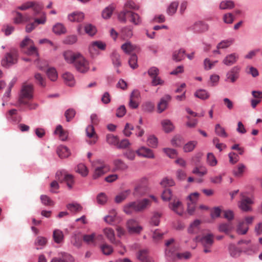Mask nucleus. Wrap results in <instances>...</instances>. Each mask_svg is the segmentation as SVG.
Returning a JSON list of instances; mask_svg holds the SVG:
<instances>
[{
  "label": "nucleus",
  "mask_w": 262,
  "mask_h": 262,
  "mask_svg": "<svg viewBox=\"0 0 262 262\" xmlns=\"http://www.w3.org/2000/svg\"><path fill=\"white\" fill-rule=\"evenodd\" d=\"M63 57L68 63L74 64L78 72L85 73L89 71V62L80 53L67 51L63 53Z\"/></svg>",
  "instance_id": "nucleus-1"
},
{
  "label": "nucleus",
  "mask_w": 262,
  "mask_h": 262,
  "mask_svg": "<svg viewBox=\"0 0 262 262\" xmlns=\"http://www.w3.org/2000/svg\"><path fill=\"white\" fill-rule=\"evenodd\" d=\"M33 85L32 84L25 83L21 88L19 98V102L20 104L27 105L29 109H34L35 105H30L29 101L33 97Z\"/></svg>",
  "instance_id": "nucleus-2"
},
{
  "label": "nucleus",
  "mask_w": 262,
  "mask_h": 262,
  "mask_svg": "<svg viewBox=\"0 0 262 262\" xmlns=\"http://www.w3.org/2000/svg\"><path fill=\"white\" fill-rule=\"evenodd\" d=\"M165 256L169 260H174L177 258L178 247L174 244V239L170 238L165 243Z\"/></svg>",
  "instance_id": "nucleus-3"
},
{
  "label": "nucleus",
  "mask_w": 262,
  "mask_h": 262,
  "mask_svg": "<svg viewBox=\"0 0 262 262\" xmlns=\"http://www.w3.org/2000/svg\"><path fill=\"white\" fill-rule=\"evenodd\" d=\"M43 7V5L40 3L35 1H29L23 4L17 8L19 10L24 11L32 8L34 12L33 15L35 17H37L41 13H45L42 11Z\"/></svg>",
  "instance_id": "nucleus-4"
},
{
  "label": "nucleus",
  "mask_w": 262,
  "mask_h": 262,
  "mask_svg": "<svg viewBox=\"0 0 262 262\" xmlns=\"http://www.w3.org/2000/svg\"><path fill=\"white\" fill-rule=\"evenodd\" d=\"M82 239L86 244L94 246L99 245L103 242V236L95 233L84 234L82 236Z\"/></svg>",
  "instance_id": "nucleus-5"
},
{
  "label": "nucleus",
  "mask_w": 262,
  "mask_h": 262,
  "mask_svg": "<svg viewBox=\"0 0 262 262\" xmlns=\"http://www.w3.org/2000/svg\"><path fill=\"white\" fill-rule=\"evenodd\" d=\"M95 170L93 175L94 179H97L103 176L108 170L107 166L102 161L98 160L94 164Z\"/></svg>",
  "instance_id": "nucleus-6"
},
{
  "label": "nucleus",
  "mask_w": 262,
  "mask_h": 262,
  "mask_svg": "<svg viewBox=\"0 0 262 262\" xmlns=\"http://www.w3.org/2000/svg\"><path fill=\"white\" fill-rule=\"evenodd\" d=\"M39 18H34V21L29 24H28L26 27V32L29 33L31 32L32 30H33L37 25H43L45 24L46 22V14L45 13H41L40 14L38 15Z\"/></svg>",
  "instance_id": "nucleus-7"
},
{
  "label": "nucleus",
  "mask_w": 262,
  "mask_h": 262,
  "mask_svg": "<svg viewBox=\"0 0 262 262\" xmlns=\"http://www.w3.org/2000/svg\"><path fill=\"white\" fill-rule=\"evenodd\" d=\"M17 53L15 50L7 53L5 58L2 60V65L3 67H9L17 62Z\"/></svg>",
  "instance_id": "nucleus-8"
},
{
  "label": "nucleus",
  "mask_w": 262,
  "mask_h": 262,
  "mask_svg": "<svg viewBox=\"0 0 262 262\" xmlns=\"http://www.w3.org/2000/svg\"><path fill=\"white\" fill-rule=\"evenodd\" d=\"M196 240L200 242L204 247H211L213 243V236L211 234L199 235L196 237Z\"/></svg>",
  "instance_id": "nucleus-9"
},
{
  "label": "nucleus",
  "mask_w": 262,
  "mask_h": 262,
  "mask_svg": "<svg viewBox=\"0 0 262 262\" xmlns=\"http://www.w3.org/2000/svg\"><path fill=\"white\" fill-rule=\"evenodd\" d=\"M77 32L79 34H82L84 32L90 36L95 34L97 32L96 27L92 24H86L83 27L82 25H79L77 27Z\"/></svg>",
  "instance_id": "nucleus-10"
},
{
  "label": "nucleus",
  "mask_w": 262,
  "mask_h": 262,
  "mask_svg": "<svg viewBox=\"0 0 262 262\" xmlns=\"http://www.w3.org/2000/svg\"><path fill=\"white\" fill-rule=\"evenodd\" d=\"M169 206L171 210L178 215H182L183 214L184 212L183 205L179 199H174L172 202L169 203Z\"/></svg>",
  "instance_id": "nucleus-11"
},
{
  "label": "nucleus",
  "mask_w": 262,
  "mask_h": 262,
  "mask_svg": "<svg viewBox=\"0 0 262 262\" xmlns=\"http://www.w3.org/2000/svg\"><path fill=\"white\" fill-rule=\"evenodd\" d=\"M137 154L140 157L147 159H154L155 156L154 151L145 146H141L136 150Z\"/></svg>",
  "instance_id": "nucleus-12"
},
{
  "label": "nucleus",
  "mask_w": 262,
  "mask_h": 262,
  "mask_svg": "<svg viewBox=\"0 0 262 262\" xmlns=\"http://www.w3.org/2000/svg\"><path fill=\"white\" fill-rule=\"evenodd\" d=\"M239 71L240 68L238 66L233 67L227 73V79L232 83L234 82L238 78Z\"/></svg>",
  "instance_id": "nucleus-13"
},
{
  "label": "nucleus",
  "mask_w": 262,
  "mask_h": 262,
  "mask_svg": "<svg viewBox=\"0 0 262 262\" xmlns=\"http://www.w3.org/2000/svg\"><path fill=\"white\" fill-rule=\"evenodd\" d=\"M171 98V96L169 95H166L161 98L158 104V111L159 113H161L167 108L168 103L170 101Z\"/></svg>",
  "instance_id": "nucleus-14"
},
{
  "label": "nucleus",
  "mask_w": 262,
  "mask_h": 262,
  "mask_svg": "<svg viewBox=\"0 0 262 262\" xmlns=\"http://www.w3.org/2000/svg\"><path fill=\"white\" fill-rule=\"evenodd\" d=\"M86 133L87 136L90 138V140L88 141V143L90 144H95L97 141V137L93 125H90L86 127Z\"/></svg>",
  "instance_id": "nucleus-15"
},
{
  "label": "nucleus",
  "mask_w": 262,
  "mask_h": 262,
  "mask_svg": "<svg viewBox=\"0 0 262 262\" xmlns=\"http://www.w3.org/2000/svg\"><path fill=\"white\" fill-rule=\"evenodd\" d=\"M253 203L252 200L248 197H244L240 202L239 207L244 211H248L251 210L250 205Z\"/></svg>",
  "instance_id": "nucleus-16"
},
{
  "label": "nucleus",
  "mask_w": 262,
  "mask_h": 262,
  "mask_svg": "<svg viewBox=\"0 0 262 262\" xmlns=\"http://www.w3.org/2000/svg\"><path fill=\"white\" fill-rule=\"evenodd\" d=\"M117 213L115 209H112L109 211L108 214L105 216L104 221L109 224H113L117 222L118 217Z\"/></svg>",
  "instance_id": "nucleus-17"
},
{
  "label": "nucleus",
  "mask_w": 262,
  "mask_h": 262,
  "mask_svg": "<svg viewBox=\"0 0 262 262\" xmlns=\"http://www.w3.org/2000/svg\"><path fill=\"white\" fill-rule=\"evenodd\" d=\"M137 256L141 262H154V260L148 256L146 250L139 251Z\"/></svg>",
  "instance_id": "nucleus-18"
},
{
  "label": "nucleus",
  "mask_w": 262,
  "mask_h": 262,
  "mask_svg": "<svg viewBox=\"0 0 262 262\" xmlns=\"http://www.w3.org/2000/svg\"><path fill=\"white\" fill-rule=\"evenodd\" d=\"M84 14L82 12H74L68 15V19L72 22H81L84 19Z\"/></svg>",
  "instance_id": "nucleus-19"
},
{
  "label": "nucleus",
  "mask_w": 262,
  "mask_h": 262,
  "mask_svg": "<svg viewBox=\"0 0 262 262\" xmlns=\"http://www.w3.org/2000/svg\"><path fill=\"white\" fill-rule=\"evenodd\" d=\"M193 30L196 32H203L208 29V26L203 21L196 22L193 26Z\"/></svg>",
  "instance_id": "nucleus-20"
},
{
  "label": "nucleus",
  "mask_w": 262,
  "mask_h": 262,
  "mask_svg": "<svg viewBox=\"0 0 262 262\" xmlns=\"http://www.w3.org/2000/svg\"><path fill=\"white\" fill-rule=\"evenodd\" d=\"M238 58V55L233 53L227 55L223 60V62L226 66H231L235 63Z\"/></svg>",
  "instance_id": "nucleus-21"
},
{
  "label": "nucleus",
  "mask_w": 262,
  "mask_h": 262,
  "mask_svg": "<svg viewBox=\"0 0 262 262\" xmlns=\"http://www.w3.org/2000/svg\"><path fill=\"white\" fill-rule=\"evenodd\" d=\"M137 208V203L136 202H130L124 205L123 207L124 212L128 214L132 213L133 212H138Z\"/></svg>",
  "instance_id": "nucleus-22"
},
{
  "label": "nucleus",
  "mask_w": 262,
  "mask_h": 262,
  "mask_svg": "<svg viewBox=\"0 0 262 262\" xmlns=\"http://www.w3.org/2000/svg\"><path fill=\"white\" fill-rule=\"evenodd\" d=\"M121 48L126 54H129L135 51L137 49V47L131 43L130 42L127 41L123 43Z\"/></svg>",
  "instance_id": "nucleus-23"
},
{
  "label": "nucleus",
  "mask_w": 262,
  "mask_h": 262,
  "mask_svg": "<svg viewBox=\"0 0 262 262\" xmlns=\"http://www.w3.org/2000/svg\"><path fill=\"white\" fill-rule=\"evenodd\" d=\"M253 218L247 217L238 222V229H248L249 225L252 224Z\"/></svg>",
  "instance_id": "nucleus-24"
},
{
  "label": "nucleus",
  "mask_w": 262,
  "mask_h": 262,
  "mask_svg": "<svg viewBox=\"0 0 262 262\" xmlns=\"http://www.w3.org/2000/svg\"><path fill=\"white\" fill-rule=\"evenodd\" d=\"M73 257L66 253H62V257L60 258H54L51 262H73Z\"/></svg>",
  "instance_id": "nucleus-25"
},
{
  "label": "nucleus",
  "mask_w": 262,
  "mask_h": 262,
  "mask_svg": "<svg viewBox=\"0 0 262 262\" xmlns=\"http://www.w3.org/2000/svg\"><path fill=\"white\" fill-rule=\"evenodd\" d=\"M113 163L116 169L119 170H125L128 168L127 164L121 159H117L115 160Z\"/></svg>",
  "instance_id": "nucleus-26"
},
{
  "label": "nucleus",
  "mask_w": 262,
  "mask_h": 262,
  "mask_svg": "<svg viewBox=\"0 0 262 262\" xmlns=\"http://www.w3.org/2000/svg\"><path fill=\"white\" fill-rule=\"evenodd\" d=\"M62 78L66 84L70 86H72L74 85L75 79L73 75L71 73L69 72L64 73L62 75Z\"/></svg>",
  "instance_id": "nucleus-27"
},
{
  "label": "nucleus",
  "mask_w": 262,
  "mask_h": 262,
  "mask_svg": "<svg viewBox=\"0 0 262 262\" xmlns=\"http://www.w3.org/2000/svg\"><path fill=\"white\" fill-rule=\"evenodd\" d=\"M105 44L102 41H96L92 43L89 47V50L91 53H93V51L96 50V48L103 50L105 49Z\"/></svg>",
  "instance_id": "nucleus-28"
},
{
  "label": "nucleus",
  "mask_w": 262,
  "mask_h": 262,
  "mask_svg": "<svg viewBox=\"0 0 262 262\" xmlns=\"http://www.w3.org/2000/svg\"><path fill=\"white\" fill-rule=\"evenodd\" d=\"M127 229H142L140 223L135 219H130L126 222Z\"/></svg>",
  "instance_id": "nucleus-29"
},
{
  "label": "nucleus",
  "mask_w": 262,
  "mask_h": 262,
  "mask_svg": "<svg viewBox=\"0 0 262 262\" xmlns=\"http://www.w3.org/2000/svg\"><path fill=\"white\" fill-rule=\"evenodd\" d=\"M53 237L56 243L60 244L63 241L64 234L61 230H54Z\"/></svg>",
  "instance_id": "nucleus-30"
},
{
  "label": "nucleus",
  "mask_w": 262,
  "mask_h": 262,
  "mask_svg": "<svg viewBox=\"0 0 262 262\" xmlns=\"http://www.w3.org/2000/svg\"><path fill=\"white\" fill-rule=\"evenodd\" d=\"M234 42V39H230L222 41L217 46V50L214 51V53H220L219 51L221 49H225L231 46Z\"/></svg>",
  "instance_id": "nucleus-31"
},
{
  "label": "nucleus",
  "mask_w": 262,
  "mask_h": 262,
  "mask_svg": "<svg viewBox=\"0 0 262 262\" xmlns=\"http://www.w3.org/2000/svg\"><path fill=\"white\" fill-rule=\"evenodd\" d=\"M225 234L231 238H235L238 235H245L247 233V230H223Z\"/></svg>",
  "instance_id": "nucleus-32"
},
{
  "label": "nucleus",
  "mask_w": 262,
  "mask_h": 262,
  "mask_svg": "<svg viewBox=\"0 0 262 262\" xmlns=\"http://www.w3.org/2000/svg\"><path fill=\"white\" fill-rule=\"evenodd\" d=\"M55 134L59 135L60 139L62 141H65L68 138V133L64 130L61 125H59L56 127L54 132Z\"/></svg>",
  "instance_id": "nucleus-33"
},
{
  "label": "nucleus",
  "mask_w": 262,
  "mask_h": 262,
  "mask_svg": "<svg viewBox=\"0 0 262 262\" xmlns=\"http://www.w3.org/2000/svg\"><path fill=\"white\" fill-rule=\"evenodd\" d=\"M163 129L166 133H169L174 129V126L169 120H164L161 122Z\"/></svg>",
  "instance_id": "nucleus-34"
},
{
  "label": "nucleus",
  "mask_w": 262,
  "mask_h": 262,
  "mask_svg": "<svg viewBox=\"0 0 262 262\" xmlns=\"http://www.w3.org/2000/svg\"><path fill=\"white\" fill-rule=\"evenodd\" d=\"M128 14V18H130V21L136 25H139L141 23V18L140 16L136 13L130 11Z\"/></svg>",
  "instance_id": "nucleus-35"
},
{
  "label": "nucleus",
  "mask_w": 262,
  "mask_h": 262,
  "mask_svg": "<svg viewBox=\"0 0 262 262\" xmlns=\"http://www.w3.org/2000/svg\"><path fill=\"white\" fill-rule=\"evenodd\" d=\"M47 243V239L46 238L42 236H39L37 237L35 241V245L36 249H41L45 246Z\"/></svg>",
  "instance_id": "nucleus-36"
},
{
  "label": "nucleus",
  "mask_w": 262,
  "mask_h": 262,
  "mask_svg": "<svg viewBox=\"0 0 262 262\" xmlns=\"http://www.w3.org/2000/svg\"><path fill=\"white\" fill-rule=\"evenodd\" d=\"M147 144L151 148H157L158 144L157 138L154 135H149L147 139Z\"/></svg>",
  "instance_id": "nucleus-37"
},
{
  "label": "nucleus",
  "mask_w": 262,
  "mask_h": 262,
  "mask_svg": "<svg viewBox=\"0 0 262 262\" xmlns=\"http://www.w3.org/2000/svg\"><path fill=\"white\" fill-rule=\"evenodd\" d=\"M57 153L61 158L68 157L70 155L69 149L66 146H60L58 148Z\"/></svg>",
  "instance_id": "nucleus-38"
},
{
  "label": "nucleus",
  "mask_w": 262,
  "mask_h": 262,
  "mask_svg": "<svg viewBox=\"0 0 262 262\" xmlns=\"http://www.w3.org/2000/svg\"><path fill=\"white\" fill-rule=\"evenodd\" d=\"M246 169V166L243 163L237 165V168L233 170V173L235 177H241Z\"/></svg>",
  "instance_id": "nucleus-39"
},
{
  "label": "nucleus",
  "mask_w": 262,
  "mask_h": 262,
  "mask_svg": "<svg viewBox=\"0 0 262 262\" xmlns=\"http://www.w3.org/2000/svg\"><path fill=\"white\" fill-rule=\"evenodd\" d=\"M194 96L202 100H206L209 97L210 95L206 90L200 89L195 92Z\"/></svg>",
  "instance_id": "nucleus-40"
},
{
  "label": "nucleus",
  "mask_w": 262,
  "mask_h": 262,
  "mask_svg": "<svg viewBox=\"0 0 262 262\" xmlns=\"http://www.w3.org/2000/svg\"><path fill=\"white\" fill-rule=\"evenodd\" d=\"M130 191L129 190L124 191L115 197V202L117 203H121L122 201L125 200L128 195L130 194Z\"/></svg>",
  "instance_id": "nucleus-41"
},
{
  "label": "nucleus",
  "mask_w": 262,
  "mask_h": 262,
  "mask_svg": "<svg viewBox=\"0 0 262 262\" xmlns=\"http://www.w3.org/2000/svg\"><path fill=\"white\" fill-rule=\"evenodd\" d=\"M67 208L70 211L74 213L79 212L82 209V207L78 203H70L67 205Z\"/></svg>",
  "instance_id": "nucleus-42"
},
{
  "label": "nucleus",
  "mask_w": 262,
  "mask_h": 262,
  "mask_svg": "<svg viewBox=\"0 0 262 262\" xmlns=\"http://www.w3.org/2000/svg\"><path fill=\"white\" fill-rule=\"evenodd\" d=\"M113 63L115 67H118L121 66L120 55L116 52H113L111 56Z\"/></svg>",
  "instance_id": "nucleus-43"
},
{
  "label": "nucleus",
  "mask_w": 262,
  "mask_h": 262,
  "mask_svg": "<svg viewBox=\"0 0 262 262\" xmlns=\"http://www.w3.org/2000/svg\"><path fill=\"white\" fill-rule=\"evenodd\" d=\"M48 78L53 81L56 80L58 74L55 69L53 68H49L46 71Z\"/></svg>",
  "instance_id": "nucleus-44"
},
{
  "label": "nucleus",
  "mask_w": 262,
  "mask_h": 262,
  "mask_svg": "<svg viewBox=\"0 0 262 262\" xmlns=\"http://www.w3.org/2000/svg\"><path fill=\"white\" fill-rule=\"evenodd\" d=\"M198 142L196 141H189L183 146V150L185 152L192 151L197 145Z\"/></svg>",
  "instance_id": "nucleus-45"
},
{
  "label": "nucleus",
  "mask_w": 262,
  "mask_h": 262,
  "mask_svg": "<svg viewBox=\"0 0 262 262\" xmlns=\"http://www.w3.org/2000/svg\"><path fill=\"white\" fill-rule=\"evenodd\" d=\"M40 199L41 203L45 206H53L54 205V202L47 195H41Z\"/></svg>",
  "instance_id": "nucleus-46"
},
{
  "label": "nucleus",
  "mask_w": 262,
  "mask_h": 262,
  "mask_svg": "<svg viewBox=\"0 0 262 262\" xmlns=\"http://www.w3.org/2000/svg\"><path fill=\"white\" fill-rule=\"evenodd\" d=\"M53 31L56 34H61L64 33L66 29L62 24L57 23L53 26Z\"/></svg>",
  "instance_id": "nucleus-47"
},
{
  "label": "nucleus",
  "mask_w": 262,
  "mask_h": 262,
  "mask_svg": "<svg viewBox=\"0 0 262 262\" xmlns=\"http://www.w3.org/2000/svg\"><path fill=\"white\" fill-rule=\"evenodd\" d=\"M234 4L231 1H222L220 5V8L222 10L231 9L234 7Z\"/></svg>",
  "instance_id": "nucleus-48"
},
{
  "label": "nucleus",
  "mask_w": 262,
  "mask_h": 262,
  "mask_svg": "<svg viewBox=\"0 0 262 262\" xmlns=\"http://www.w3.org/2000/svg\"><path fill=\"white\" fill-rule=\"evenodd\" d=\"M136 154V151H135L130 149L126 150L123 154V156L130 161H134L135 159Z\"/></svg>",
  "instance_id": "nucleus-49"
},
{
  "label": "nucleus",
  "mask_w": 262,
  "mask_h": 262,
  "mask_svg": "<svg viewBox=\"0 0 262 262\" xmlns=\"http://www.w3.org/2000/svg\"><path fill=\"white\" fill-rule=\"evenodd\" d=\"M228 249L231 256L237 257L239 256L241 251L238 249V248H237L234 245H229Z\"/></svg>",
  "instance_id": "nucleus-50"
},
{
  "label": "nucleus",
  "mask_w": 262,
  "mask_h": 262,
  "mask_svg": "<svg viewBox=\"0 0 262 262\" xmlns=\"http://www.w3.org/2000/svg\"><path fill=\"white\" fill-rule=\"evenodd\" d=\"M215 132L217 135L220 137L224 138H226L228 137V134L225 132L224 128L222 127L219 124L215 125Z\"/></svg>",
  "instance_id": "nucleus-51"
},
{
  "label": "nucleus",
  "mask_w": 262,
  "mask_h": 262,
  "mask_svg": "<svg viewBox=\"0 0 262 262\" xmlns=\"http://www.w3.org/2000/svg\"><path fill=\"white\" fill-rule=\"evenodd\" d=\"M136 203L137 208L138 209V211H140L144 210L148 205H149V201L148 199H145Z\"/></svg>",
  "instance_id": "nucleus-52"
},
{
  "label": "nucleus",
  "mask_w": 262,
  "mask_h": 262,
  "mask_svg": "<svg viewBox=\"0 0 262 262\" xmlns=\"http://www.w3.org/2000/svg\"><path fill=\"white\" fill-rule=\"evenodd\" d=\"M178 6L179 3L178 2H172L167 9V13L170 15L174 14L177 11Z\"/></svg>",
  "instance_id": "nucleus-53"
},
{
  "label": "nucleus",
  "mask_w": 262,
  "mask_h": 262,
  "mask_svg": "<svg viewBox=\"0 0 262 262\" xmlns=\"http://www.w3.org/2000/svg\"><path fill=\"white\" fill-rule=\"evenodd\" d=\"M184 54L185 50L183 49H180L175 51L173 55V60L177 61H181L184 58Z\"/></svg>",
  "instance_id": "nucleus-54"
},
{
  "label": "nucleus",
  "mask_w": 262,
  "mask_h": 262,
  "mask_svg": "<svg viewBox=\"0 0 262 262\" xmlns=\"http://www.w3.org/2000/svg\"><path fill=\"white\" fill-rule=\"evenodd\" d=\"M224 210L222 207H215L212 209L210 213L212 219L217 218L220 216L221 214Z\"/></svg>",
  "instance_id": "nucleus-55"
},
{
  "label": "nucleus",
  "mask_w": 262,
  "mask_h": 262,
  "mask_svg": "<svg viewBox=\"0 0 262 262\" xmlns=\"http://www.w3.org/2000/svg\"><path fill=\"white\" fill-rule=\"evenodd\" d=\"M71 242L77 248H80L82 245L81 236L79 234H75L72 237Z\"/></svg>",
  "instance_id": "nucleus-56"
},
{
  "label": "nucleus",
  "mask_w": 262,
  "mask_h": 262,
  "mask_svg": "<svg viewBox=\"0 0 262 262\" xmlns=\"http://www.w3.org/2000/svg\"><path fill=\"white\" fill-rule=\"evenodd\" d=\"M106 142L110 145L117 146L118 143V138L112 134H108L106 138Z\"/></svg>",
  "instance_id": "nucleus-57"
},
{
  "label": "nucleus",
  "mask_w": 262,
  "mask_h": 262,
  "mask_svg": "<svg viewBox=\"0 0 262 262\" xmlns=\"http://www.w3.org/2000/svg\"><path fill=\"white\" fill-rule=\"evenodd\" d=\"M161 215L162 214L160 212H155L151 219L150 224L155 226H158L159 225L160 219L161 217Z\"/></svg>",
  "instance_id": "nucleus-58"
},
{
  "label": "nucleus",
  "mask_w": 262,
  "mask_h": 262,
  "mask_svg": "<svg viewBox=\"0 0 262 262\" xmlns=\"http://www.w3.org/2000/svg\"><path fill=\"white\" fill-rule=\"evenodd\" d=\"M160 184L163 187H167L174 186L175 183L172 179L166 177L163 179Z\"/></svg>",
  "instance_id": "nucleus-59"
},
{
  "label": "nucleus",
  "mask_w": 262,
  "mask_h": 262,
  "mask_svg": "<svg viewBox=\"0 0 262 262\" xmlns=\"http://www.w3.org/2000/svg\"><path fill=\"white\" fill-rule=\"evenodd\" d=\"M207 163L211 166H214L217 164V160L212 153L207 154Z\"/></svg>",
  "instance_id": "nucleus-60"
},
{
  "label": "nucleus",
  "mask_w": 262,
  "mask_h": 262,
  "mask_svg": "<svg viewBox=\"0 0 262 262\" xmlns=\"http://www.w3.org/2000/svg\"><path fill=\"white\" fill-rule=\"evenodd\" d=\"M36 83L41 86L45 87L46 85V79L39 73H36L34 75Z\"/></svg>",
  "instance_id": "nucleus-61"
},
{
  "label": "nucleus",
  "mask_w": 262,
  "mask_h": 262,
  "mask_svg": "<svg viewBox=\"0 0 262 262\" xmlns=\"http://www.w3.org/2000/svg\"><path fill=\"white\" fill-rule=\"evenodd\" d=\"M114 8L111 6L106 7L102 12V16L104 19L109 18L113 12Z\"/></svg>",
  "instance_id": "nucleus-62"
},
{
  "label": "nucleus",
  "mask_w": 262,
  "mask_h": 262,
  "mask_svg": "<svg viewBox=\"0 0 262 262\" xmlns=\"http://www.w3.org/2000/svg\"><path fill=\"white\" fill-rule=\"evenodd\" d=\"M199 193L198 192H193L189 195L187 197V203H192L193 204H196L199 197Z\"/></svg>",
  "instance_id": "nucleus-63"
},
{
  "label": "nucleus",
  "mask_w": 262,
  "mask_h": 262,
  "mask_svg": "<svg viewBox=\"0 0 262 262\" xmlns=\"http://www.w3.org/2000/svg\"><path fill=\"white\" fill-rule=\"evenodd\" d=\"M128 63L130 67L133 69L137 68V56L136 54H133L130 56L128 60Z\"/></svg>",
  "instance_id": "nucleus-64"
}]
</instances>
